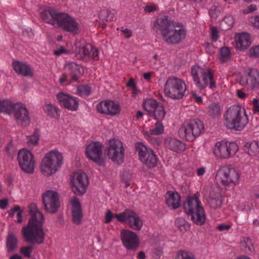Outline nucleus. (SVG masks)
<instances>
[{
    "instance_id": "nucleus-1",
    "label": "nucleus",
    "mask_w": 259,
    "mask_h": 259,
    "mask_svg": "<svg viewBox=\"0 0 259 259\" xmlns=\"http://www.w3.org/2000/svg\"><path fill=\"white\" fill-rule=\"evenodd\" d=\"M153 29L160 32L163 41L169 45H178L185 40L187 30L181 23L174 21L165 16L154 23Z\"/></svg>"
},
{
    "instance_id": "nucleus-2",
    "label": "nucleus",
    "mask_w": 259,
    "mask_h": 259,
    "mask_svg": "<svg viewBox=\"0 0 259 259\" xmlns=\"http://www.w3.org/2000/svg\"><path fill=\"white\" fill-rule=\"evenodd\" d=\"M29 212L31 215L28 225L22 228V233L26 241L31 244H42L45 239V233L42 228L44 217L34 203L30 204Z\"/></svg>"
},
{
    "instance_id": "nucleus-3",
    "label": "nucleus",
    "mask_w": 259,
    "mask_h": 259,
    "mask_svg": "<svg viewBox=\"0 0 259 259\" xmlns=\"http://www.w3.org/2000/svg\"><path fill=\"white\" fill-rule=\"evenodd\" d=\"M40 16L45 22L55 28H61L74 35L78 34L80 32L78 23L67 13L59 12L52 7H47L40 12Z\"/></svg>"
},
{
    "instance_id": "nucleus-4",
    "label": "nucleus",
    "mask_w": 259,
    "mask_h": 259,
    "mask_svg": "<svg viewBox=\"0 0 259 259\" xmlns=\"http://www.w3.org/2000/svg\"><path fill=\"white\" fill-rule=\"evenodd\" d=\"M0 113L8 115L13 114L17 123L22 126H27L30 124L28 110L21 102L14 103L8 99L0 100Z\"/></svg>"
},
{
    "instance_id": "nucleus-5",
    "label": "nucleus",
    "mask_w": 259,
    "mask_h": 259,
    "mask_svg": "<svg viewBox=\"0 0 259 259\" xmlns=\"http://www.w3.org/2000/svg\"><path fill=\"white\" fill-rule=\"evenodd\" d=\"M224 119L227 128L236 131L243 130L249 121L245 109L238 105L229 107L224 114Z\"/></svg>"
},
{
    "instance_id": "nucleus-6",
    "label": "nucleus",
    "mask_w": 259,
    "mask_h": 259,
    "mask_svg": "<svg viewBox=\"0 0 259 259\" xmlns=\"http://www.w3.org/2000/svg\"><path fill=\"white\" fill-rule=\"evenodd\" d=\"M191 74L196 87L200 90L208 87L210 89L216 86V79L213 71L207 67L193 65L191 67Z\"/></svg>"
},
{
    "instance_id": "nucleus-7",
    "label": "nucleus",
    "mask_w": 259,
    "mask_h": 259,
    "mask_svg": "<svg viewBox=\"0 0 259 259\" xmlns=\"http://www.w3.org/2000/svg\"><path fill=\"white\" fill-rule=\"evenodd\" d=\"M63 160L62 153L58 149L50 150L45 155L40 161V172L47 177L55 174L61 168Z\"/></svg>"
},
{
    "instance_id": "nucleus-8",
    "label": "nucleus",
    "mask_w": 259,
    "mask_h": 259,
    "mask_svg": "<svg viewBox=\"0 0 259 259\" xmlns=\"http://www.w3.org/2000/svg\"><path fill=\"white\" fill-rule=\"evenodd\" d=\"M199 197L198 192L189 197L183 207L185 212L191 217L193 223L197 225H202L205 222L206 215Z\"/></svg>"
},
{
    "instance_id": "nucleus-9",
    "label": "nucleus",
    "mask_w": 259,
    "mask_h": 259,
    "mask_svg": "<svg viewBox=\"0 0 259 259\" xmlns=\"http://www.w3.org/2000/svg\"><path fill=\"white\" fill-rule=\"evenodd\" d=\"M204 131L203 122L198 118L186 120L182 124L179 133L187 141H194Z\"/></svg>"
},
{
    "instance_id": "nucleus-10",
    "label": "nucleus",
    "mask_w": 259,
    "mask_h": 259,
    "mask_svg": "<svg viewBox=\"0 0 259 259\" xmlns=\"http://www.w3.org/2000/svg\"><path fill=\"white\" fill-rule=\"evenodd\" d=\"M238 150L239 146L236 143L225 140L216 142L212 147L214 156L221 160L233 157Z\"/></svg>"
},
{
    "instance_id": "nucleus-11",
    "label": "nucleus",
    "mask_w": 259,
    "mask_h": 259,
    "mask_svg": "<svg viewBox=\"0 0 259 259\" xmlns=\"http://www.w3.org/2000/svg\"><path fill=\"white\" fill-rule=\"evenodd\" d=\"M187 90L185 81L176 77L168 78L164 84L165 95L172 99L180 100L183 98Z\"/></svg>"
},
{
    "instance_id": "nucleus-12",
    "label": "nucleus",
    "mask_w": 259,
    "mask_h": 259,
    "mask_svg": "<svg viewBox=\"0 0 259 259\" xmlns=\"http://www.w3.org/2000/svg\"><path fill=\"white\" fill-rule=\"evenodd\" d=\"M240 174L236 168L229 165L220 166L215 175L216 180L225 186H236L240 182Z\"/></svg>"
},
{
    "instance_id": "nucleus-13",
    "label": "nucleus",
    "mask_w": 259,
    "mask_h": 259,
    "mask_svg": "<svg viewBox=\"0 0 259 259\" xmlns=\"http://www.w3.org/2000/svg\"><path fill=\"white\" fill-rule=\"evenodd\" d=\"M136 151L140 160L148 168L156 166L157 158L151 148L146 146L142 142H137L135 145Z\"/></svg>"
},
{
    "instance_id": "nucleus-14",
    "label": "nucleus",
    "mask_w": 259,
    "mask_h": 259,
    "mask_svg": "<svg viewBox=\"0 0 259 259\" xmlns=\"http://www.w3.org/2000/svg\"><path fill=\"white\" fill-rule=\"evenodd\" d=\"M17 160L20 168L24 172L28 174L34 172L35 160L30 151L25 148L20 150L18 153Z\"/></svg>"
},
{
    "instance_id": "nucleus-15",
    "label": "nucleus",
    "mask_w": 259,
    "mask_h": 259,
    "mask_svg": "<svg viewBox=\"0 0 259 259\" xmlns=\"http://www.w3.org/2000/svg\"><path fill=\"white\" fill-rule=\"evenodd\" d=\"M107 155L109 159L117 164H121L124 161V148L119 140L112 139L108 141Z\"/></svg>"
},
{
    "instance_id": "nucleus-16",
    "label": "nucleus",
    "mask_w": 259,
    "mask_h": 259,
    "mask_svg": "<svg viewBox=\"0 0 259 259\" xmlns=\"http://www.w3.org/2000/svg\"><path fill=\"white\" fill-rule=\"evenodd\" d=\"M70 186L72 192L77 196H82L87 191L89 186L88 177L85 173L78 171L74 174Z\"/></svg>"
},
{
    "instance_id": "nucleus-17",
    "label": "nucleus",
    "mask_w": 259,
    "mask_h": 259,
    "mask_svg": "<svg viewBox=\"0 0 259 259\" xmlns=\"http://www.w3.org/2000/svg\"><path fill=\"white\" fill-rule=\"evenodd\" d=\"M117 220L126 223L131 229L139 231L141 229L143 222L139 215L135 211L126 209L117 216Z\"/></svg>"
},
{
    "instance_id": "nucleus-18",
    "label": "nucleus",
    "mask_w": 259,
    "mask_h": 259,
    "mask_svg": "<svg viewBox=\"0 0 259 259\" xmlns=\"http://www.w3.org/2000/svg\"><path fill=\"white\" fill-rule=\"evenodd\" d=\"M42 203L45 210L50 213H55L60 205L59 196L54 190H47L42 195Z\"/></svg>"
},
{
    "instance_id": "nucleus-19",
    "label": "nucleus",
    "mask_w": 259,
    "mask_h": 259,
    "mask_svg": "<svg viewBox=\"0 0 259 259\" xmlns=\"http://www.w3.org/2000/svg\"><path fill=\"white\" fill-rule=\"evenodd\" d=\"M240 84L248 90H253L259 87V71L255 68L245 70L240 77Z\"/></svg>"
},
{
    "instance_id": "nucleus-20",
    "label": "nucleus",
    "mask_w": 259,
    "mask_h": 259,
    "mask_svg": "<svg viewBox=\"0 0 259 259\" xmlns=\"http://www.w3.org/2000/svg\"><path fill=\"white\" fill-rule=\"evenodd\" d=\"M76 57L80 60L86 61L93 59L97 60L99 58V51L95 47L90 44L81 46L79 42L75 43Z\"/></svg>"
},
{
    "instance_id": "nucleus-21",
    "label": "nucleus",
    "mask_w": 259,
    "mask_h": 259,
    "mask_svg": "<svg viewBox=\"0 0 259 259\" xmlns=\"http://www.w3.org/2000/svg\"><path fill=\"white\" fill-rule=\"evenodd\" d=\"M96 108L99 113L111 116L119 114L121 111L119 103L111 100L100 102L97 104Z\"/></svg>"
},
{
    "instance_id": "nucleus-22",
    "label": "nucleus",
    "mask_w": 259,
    "mask_h": 259,
    "mask_svg": "<svg viewBox=\"0 0 259 259\" xmlns=\"http://www.w3.org/2000/svg\"><path fill=\"white\" fill-rule=\"evenodd\" d=\"M149 128L148 131L146 125H144L142 130V134L149 142L154 145H158L161 142L160 139L153 137L152 136H159L163 133L164 127L163 123L161 121H157L154 126H151Z\"/></svg>"
},
{
    "instance_id": "nucleus-23",
    "label": "nucleus",
    "mask_w": 259,
    "mask_h": 259,
    "mask_svg": "<svg viewBox=\"0 0 259 259\" xmlns=\"http://www.w3.org/2000/svg\"><path fill=\"white\" fill-rule=\"evenodd\" d=\"M102 148L103 146L100 143L91 142L86 147V156L99 165H103L104 163V160L102 158Z\"/></svg>"
},
{
    "instance_id": "nucleus-24",
    "label": "nucleus",
    "mask_w": 259,
    "mask_h": 259,
    "mask_svg": "<svg viewBox=\"0 0 259 259\" xmlns=\"http://www.w3.org/2000/svg\"><path fill=\"white\" fill-rule=\"evenodd\" d=\"M120 238L123 245L128 250H135L139 246L138 235L131 230H122L120 232Z\"/></svg>"
},
{
    "instance_id": "nucleus-25",
    "label": "nucleus",
    "mask_w": 259,
    "mask_h": 259,
    "mask_svg": "<svg viewBox=\"0 0 259 259\" xmlns=\"http://www.w3.org/2000/svg\"><path fill=\"white\" fill-rule=\"evenodd\" d=\"M57 99L61 106L70 111H75L78 108V100L75 97L60 92L57 95Z\"/></svg>"
},
{
    "instance_id": "nucleus-26",
    "label": "nucleus",
    "mask_w": 259,
    "mask_h": 259,
    "mask_svg": "<svg viewBox=\"0 0 259 259\" xmlns=\"http://www.w3.org/2000/svg\"><path fill=\"white\" fill-rule=\"evenodd\" d=\"M72 223L76 225L81 224L83 219V212L81 203L76 197H73L70 200Z\"/></svg>"
},
{
    "instance_id": "nucleus-27",
    "label": "nucleus",
    "mask_w": 259,
    "mask_h": 259,
    "mask_svg": "<svg viewBox=\"0 0 259 259\" xmlns=\"http://www.w3.org/2000/svg\"><path fill=\"white\" fill-rule=\"evenodd\" d=\"M236 48L240 51L246 50L251 44L250 35L246 32L237 34L235 36Z\"/></svg>"
},
{
    "instance_id": "nucleus-28",
    "label": "nucleus",
    "mask_w": 259,
    "mask_h": 259,
    "mask_svg": "<svg viewBox=\"0 0 259 259\" xmlns=\"http://www.w3.org/2000/svg\"><path fill=\"white\" fill-rule=\"evenodd\" d=\"M12 66L15 72L19 75L31 77L33 75V69L29 65L19 61L12 63Z\"/></svg>"
},
{
    "instance_id": "nucleus-29",
    "label": "nucleus",
    "mask_w": 259,
    "mask_h": 259,
    "mask_svg": "<svg viewBox=\"0 0 259 259\" xmlns=\"http://www.w3.org/2000/svg\"><path fill=\"white\" fill-rule=\"evenodd\" d=\"M65 69L71 75L72 81H76L83 73L82 67L75 62H68L65 66Z\"/></svg>"
},
{
    "instance_id": "nucleus-30",
    "label": "nucleus",
    "mask_w": 259,
    "mask_h": 259,
    "mask_svg": "<svg viewBox=\"0 0 259 259\" xmlns=\"http://www.w3.org/2000/svg\"><path fill=\"white\" fill-rule=\"evenodd\" d=\"M165 199L166 204L172 209H177L181 205V196L176 191H168L166 193Z\"/></svg>"
},
{
    "instance_id": "nucleus-31",
    "label": "nucleus",
    "mask_w": 259,
    "mask_h": 259,
    "mask_svg": "<svg viewBox=\"0 0 259 259\" xmlns=\"http://www.w3.org/2000/svg\"><path fill=\"white\" fill-rule=\"evenodd\" d=\"M165 143L171 150L177 153L183 152L186 149L185 144L175 138H167Z\"/></svg>"
},
{
    "instance_id": "nucleus-32",
    "label": "nucleus",
    "mask_w": 259,
    "mask_h": 259,
    "mask_svg": "<svg viewBox=\"0 0 259 259\" xmlns=\"http://www.w3.org/2000/svg\"><path fill=\"white\" fill-rule=\"evenodd\" d=\"M43 110L46 114L51 117L59 118L60 117V109L55 104L46 102L43 106Z\"/></svg>"
},
{
    "instance_id": "nucleus-33",
    "label": "nucleus",
    "mask_w": 259,
    "mask_h": 259,
    "mask_svg": "<svg viewBox=\"0 0 259 259\" xmlns=\"http://www.w3.org/2000/svg\"><path fill=\"white\" fill-rule=\"evenodd\" d=\"M240 249L247 254L253 252L254 251V246L250 238L247 237H243L240 242Z\"/></svg>"
},
{
    "instance_id": "nucleus-34",
    "label": "nucleus",
    "mask_w": 259,
    "mask_h": 259,
    "mask_svg": "<svg viewBox=\"0 0 259 259\" xmlns=\"http://www.w3.org/2000/svg\"><path fill=\"white\" fill-rule=\"evenodd\" d=\"M244 147L247 149V154L250 156H255L259 154V141L246 142Z\"/></svg>"
},
{
    "instance_id": "nucleus-35",
    "label": "nucleus",
    "mask_w": 259,
    "mask_h": 259,
    "mask_svg": "<svg viewBox=\"0 0 259 259\" xmlns=\"http://www.w3.org/2000/svg\"><path fill=\"white\" fill-rule=\"evenodd\" d=\"M166 112L161 105L157 106L154 110L150 115L157 121H161L165 117Z\"/></svg>"
},
{
    "instance_id": "nucleus-36",
    "label": "nucleus",
    "mask_w": 259,
    "mask_h": 259,
    "mask_svg": "<svg viewBox=\"0 0 259 259\" xmlns=\"http://www.w3.org/2000/svg\"><path fill=\"white\" fill-rule=\"evenodd\" d=\"M221 108L220 105L215 103L211 104L207 108V114L211 118H216L220 116Z\"/></svg>"
},
{
    "instance_id": "nucleus-37",
    "label": "nucleus",
    "mask_w": 259,
    "mask_h": 259,
    "mask_svg": "<svg viewBox=\"0 0 259 259\" xmlns=\"http://www.w3.org/2000/svg\"><path fill=\"white\" fill-rule=\"evenodd\" d=\"M160 104L154 100L152 99H148L146 100L143 103V107L144 109L148 112V114L150 115L154 109L159 106Z\"/></svg>"
},
{
    "instance_id": "nucleus-38",
    "label": "nucleus",
    "mask_w": 259,
    "mask_h": 259,
    "mask_svg": "<svg viewBox=\"0 0 259 259\" xmlns=\"http://www.w3.org/2000/svg\"><path fill=\"white\" fill-rule=\"evenodd\" d=\"M93 90L91 85H80L77 88V94L80 97L90 95Z\"/></svg>"
},
{
    "instance_id": "nucleus-39",
    "label": "nucleus",
    "mask_w": 259,
    "mask_h": 259,
    "mask_svg": "<svg viewBox=\"0 0 259 259\" xmlns=\"http://www.w3.org/2000/svg\"><path fill=\"white\" fill-rule=\"evenodd\" d=\"M17 245V239L16 236L12 234L8 236L7 240V248L8 251H12L14 250Z\"/></svg>"
},
{
    "instance_id": "nucleus-40",
    "label": "nucleus",
    "mask_w": 259,
    "mask_h": 259,
    "mask_svg": "<svg viewBox=\"0 0 259 259\" xmlns=\"http://www.w3.org/2000/svg\"><path fill=\"white\" fill-rule=\"evenodd\" d=\"M22 210L21 209L20 207L18 205H16L9 211V214L11 217H14L16 214L18 218L17 222L20 223L22 222Z\"/></svg>"
},
{
    "instance_id": "nucleus-41",
    "label": "nucleus",
    "mask_w": 259,
    "mask_h": 259,
    "mask_svg": "<svg viewBox=\"0 0 259 259\" xmlns=\"http://www.w3.org/2000/svg\"><path fill=\"white\" fill-rule=\"evenodd\" d=\"M27 142L29 145H35L37 144L39 139V133L37 130L33 132L32 135L27 137Z\"/></svg>"
},
{
    "instance_id": "nucleus-42",
    "label": "nucleus",
    "mask_w": 259,
    "mask_h": 259,
    "mask_svg": "<svg viewBox=\"0 0 259 259\" xmlns=\"http://www.w3.org/2000/svg\"><path fill=\"white\" fill-rule=\"evenodd\" d=\"M175 259H196V258L191 252L180 250L178 252Z\"/></svg>"
},
{
    "instance_id": "nucleus-43",
    "label": "nucleus",
    "mask_w": 259,
    "mask_h": 259,
    "mask_svg": "<svg viewBox=\"0 0 259 259\" xmlns=\"http://www.w3.org/2000/svg\"><path fill=\"white\" fill-rule=\"evenodd\" d=\"M231 52L229 48L223 47L220 50L221 60L223 62L227 61L230 58Z\"/></svg>"
},
{
    "instance_id": "nucleus-44",
    "label": "nucleus",
    "mask_w": 259,
    "mask_h": 259,
    "mask_svg": "<svg viewBox=\"0 0 259 259\" xmlns=\"http://www.w3.org/2000/svg\"><path fill=\"white\" fill-rule=\"evenodd\" d=\"M72 52L73 51L71 50L66 49L64 47L61 46L55 50L53 54L56 56H60L63 54H68Z\"/></svg>"
},
{
    "instance_id": "nucleus-45",
    "label": "nucleus",
    "mask_w": 259,
    "mask_h": 259,
    "mask_svg": "<svg viewBox=\"0 0 259 259\" xmlns=\"http://www.w3.org/2000/svg\"><path fill=\"white\" fill-rule=\"evenodd\" d=\"M120 213L114 214L110 210H108L105 213V220L104 221V223L106 224L110 223L114 218H116L117 219V216Z\"/></svg>"
},
{
    "instance_id": "nucleus-46",
    "label": "nucleus",
    "mask_w": 259,
    "mask_h": 259,
    "mask_svg": "<svg viewBox=\"0 0 259 259\" xmlns=\"http://www.w3.org/2000/svg\"><path fill=\"white\" fill-rule=\"evenodd\" d=\"M248 55L251 57H259V45L252 47L248 51Z\"/></svg>"
},
{
    "instance_id": "nucleus-47",
    "label": "nucleus",
    "mask_w": 259,
    "mask_h": 259,
    "mask_svg": "<svg viewBox=\"0 0 259 259\" xmlns=\"http://www.w3.org/2000/svg\"><path fill=\"white\" fill-rule=\"evenodd\" d=\"M33 249V247L31 246L23 247L20 249V252L25 256L29 257L31 255Z\"/></svg>"
},
{
    "instance_id": "nucleus-48",
    "label": "nucleus",
    "mask_w": 259,
    "mask_h": 259,
    "mask_svg": "<svg viewBox=\"0 0 259 259\" xmlns=\"http://www.w3.org/2000/svg\"><path fill=\"white\" fill-rule=\"evenodd\" d=\"M224 22L227 25V29L231 28L234 23V19L232 15H227L224 18Z\"/></svg>"
},
{
    "instance_id": "nucleus-49",
    "label": "nucleus",
    "mask_w": 259,
    "mask_h": 259,
    "mask_svg": "<svg viewBox=\"0 0 259 259\" xmlns=\"http://www.w3.org/2000/svg\"><path fill=\"white\" fill-rule=\"evenodd\" d=\"M220 13V12L215 7L211 8L209 11V15L213 20L216 19Z\"/></svg>"
},
{
    "instance_id": "nucleus-50",
    "label": "nucleus",
    "mask_w": 259,
    "mask_h": 259,
    "mask_svg": "<svg viewBox=\"0 0 259 259\" xmlns=\"http://www.w3.org/2000/svg\"><path fill=\"white\" fill-rule=\"evenodd\" d=\"M253 105V112L254 114L259 113V99L253 98L251 101Z\"/></svg>"
},
{
    "instance_id": "nucleus-51",
    "label": "nucleus",
    "mask_w": 259,
    "mask_h": 259,
    "mask_svg": "<svg viewBox=\"0 0 259 259\" xmlns=\"http://www.w3.org/2000/svg\"><path fill=\"white\" fill-rule=\"evenodd\" d=\"M211 206L214 208L218 207L221 205V201L219 197L215 198H211L209 200Z\"/></svg>"
},
{
    "instance_id": "nucleus-52",
    "label": "nucleus",
    "mask_w": 259,
    "mask_h": 259,
    "mask_svg": "<svg viewBox=\"0 0 259 259\" xmlns=\"http://www.w3.org/2000/svg\"><path fill=\"white\" fill-rule=\"evenodd\" d=\"M211 37L213 41H216L219 37V32L218 29L215 27H211Z\"/></svg>"
},
{
    "instance_id": "nucleus-53",
    "label": "nucleus",
    "mask_w": 259,
    "mask_h": 259,
    "mask_svg": "<svg viewBox=\"0 0 259 259\" xmlns=\"http://www.w3.org/2000/svg\"><path fill=\"white\" fill-rule=\"evenodd\" d=\"M191 98L197 103H201L203 100L201 96L197 95L195 92H192L190 94Z\"/></svg>"
},
{
    "instance_id": "nucleus-54",
    "label": "nucleus",
    "mask_w": 259,
    "mask_h": 259,
    "mask_svg": "<svg viewBox=\"0 0 259 259\" xmlns=\"http://www.w3.org/2000/svg\"><path fill=\"white\" fill-rule=\"evenodd\" d=\"M250 22L253 26L257 28H259V16H254L250 17Z\"/></svg>"
},
{
    "instance_id": "nucleus-55",
    "label": "nucleus",
    "mask_w": 259,
    "mask_h": 259,
    "mask_svg": "<svg viewBox=\"0 0 259 259\" xmlns=\"http://www.w3.org/2000/svg\"><path fill=\"white\" fill-rule=\"evenodd\" d=\"M217 228L220 231H228L231 228V226L222 224L218 225Z\"/></svg>"
},
{
    "instance_id": "nucleus-56",
    "label": "nucleus",
    "mask_w": 259,
    "mask_h": 259,
    "mask_svg": "<svg viewBox=\"0 0 259 259\" xmlns=\"http://www.w3.org/2000/svg\"><path fill=\"white\" fill-rule=\"evenodd\" d=\"M157 10V7L155 5H150L145 7V11L147 12H152Z\"/></svg>"
},
{
    "instance_id": "nucleus-57",
    "label": "nucleus",
    "mask_w": 259,
    "mask_h": 259,
    "mask_svg": "<svg viewBox=\"0 0 259 259\" xmlns=\"http://www.w3.org/2000/svg\"><path fill=\"white\" fill-rule=\"evenodd\" d=\"M126 86L128 88L131 89L132 90L133 89H135V88L136 87L135 80L132 78H130V80L127 82Z\"/></svg>"
},
{
    "instance_id": "nucleus-58",
    "label": "nucleus",
    "mask_w": 259,
    "mask_h": 259,
    "mask_svg": "<svg viewBox=\"0 0 259 259\" xmlns=\"http://www.w3.org/2000/svg\"><path fill=\"white\" fill-rule=\"evenodd\" d=\"M237 95L239 98L241 99H244L247 97V94L241 90L237 91Z\"/></svg>"
},
{
    "instance_id": "nucleus-59",
    "label": "nucleus",
    "mask_w": 259,
    "mask_h": 259,
    "mask_svg": "<svg viewBox=\"0 0 259 259\" xmlns=\"http://www.w3.org/2000/svg\"><path fill=\"white\" fill-rule=\"evenodd\" d=\"M206 167L202 166L198 168L197 170V175L198 176H202L206 172Z\"/></svg>"
},
{
    "instance_id": "nucleus-60",
    "label": "nucleus",
    "mask_w": 259,
    "mask_h": 259,
    "mask_svg": "<svg viewBox=\"0 0 259 259\" xmlns=\"http://www.w3.org/2000/svg\"><path fill=\"white\" fill-rule=\"evenodd\" d=\"M8 206V201L7 199L0 200V208L1 209H6Z\"/></svg>"
},
{
    "instance_id": "nucleus-61",
    "label": "nucleus",
    "mask_w": 259,
    "mask_h": 259,
    "mask_svg": "<svg viewBox=\"0 0 259 259\" xmlns=\"http://www.w3.org/2000/svg\"><path fill=\"white\" fill-rule=\"evenodd\" d=\"M179 221H181V223H182V226H180V225H178V226L180 227V229L181 231L183 230V229L182 228H185L186 227V226L188 227V224L186 223V222L185 221V220L184 219H179L177 220V224H178V223H179Z\"/></svg>"
},
{
    "instance_id": "nucleus-62",
    "label": "nucleus",
    "mask_w": 259,
    "mask_h": 259,
    "mask_svg": "<svg viewBox=\"0 0 259 259\" xmlns=\"http://www.w3.org/2000/svg\"><path fill=\"white\" fill-rule=\"evenodd\" d=\"M206 51L209 54H212L214 52L213 47L209 44H206L205 46Z\"/></svg>"
},
{
    "instance_id": "nucleus-63",
    "label": "nucleus",
    "mask_w": 259,
    "mask_h": 259,
    "mask_svg": "<svg viewBox=\"0 0 259 259\" xmlns=\"http://www.w3.org/2000/svg\"><path fill=\"white\" fill-rule=\"evenodd\" d=\"M121 31L125 35V37L126 38H129L132 35V31L128 29H123Z\"/></svg>"
},
{
    "instance_id": "nucleus-64",
    "label": "nucleus",
    "mask_w": 259,
    "mask_h": 259,
    "mask_svg": "<svg viewBox=\"0 0 259 259\" xmlns=\"http://www.w3.org/2000/svg\"><path fill=\"white\" fill-rule=\"evenodd\" d=\"M152 77V72H146L143 74V78L148 81H150Z\"/></svg>"
}]
</instances>
